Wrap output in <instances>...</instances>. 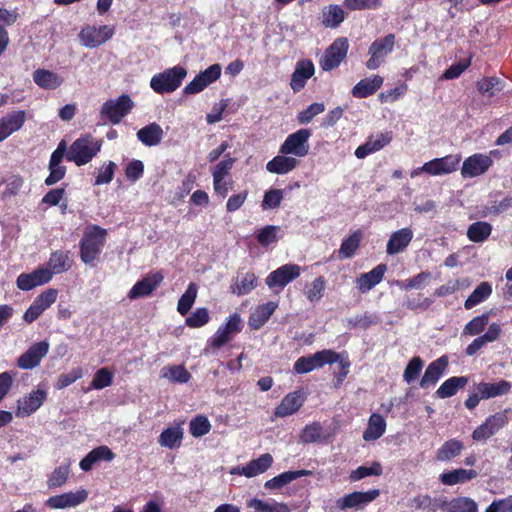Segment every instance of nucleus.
Segmentation results:
<instances>
[{"instance_id":"26","label":"nucleus","mask_w":512,"mask_h":512,"mask_svg":"<svg viewBox=\"0 0 512 512\" xmlns=\"http://www.w3.org/2000/svg\"><path fill=\"white\" fill-rule=\"evenodd\" d=\"M276 308L277 303L272 301L257 306L249 316V327L253 330H259L270 319Z\"/></svg>"},{"instance_id":"46","label":"nucleus","mask_w":512,"mask_h":512,"mask_svg":"<svg viewBox=\"0 0 512 512\" xmlns=\"http://www.w3.org/2000/svg\"><path fill=\"white\" fill-rule=\"evenodd\" d=\"M247 507L253 509L254 512H290L288 505L285 503L266 502L257 498L249 500Z\"/></svg>"},{"instance_id":"34","label":"nucleus","mask_w":512,"mask_h":512,"mask_svg":"<svg viewBox=\"0 0 512 512\" xmlns=\"http://www.w3.org/2000/svg\"><path fill=\"white\" fill-rule=\"evenodd\" d=\"M163 134L164 132L162 127L159 124L153 122L139 129L136 136L142 144L148 147H152L160 144L163 138Z\"/></svg>"},{"instance_id":"25","label":"nucleus","mask_w":512,"mask_h":512,"mask_svg":"<svg viewBox=\"0 0 512 512\" xmlns=\"http://www.w3.org/2000/svg\"><path fill=\"white\" fill-rule=\"evenodd\" d=\"M386 270L385 264H378L371 271L361 274L356 280L358 289L363 293L371 290L382 281Z\"/></svg>"},{"instance_id":"22","label":"nucleus","mask_w":512,"mask_h":512,"mask_svg":"<svg viewBox=\"0 0 512 512\" xmlns=\"http://www.w3.org/2000/svg\"><path fill=\"white\" fill-rule=\"evenodd\" d=\"M26 121V112L13 111L0 119V142L4 141L14 132L20 130Z\"/></svg>"},{"instance_id":"18","label":"nucleus","mask_w":512,"mask_h":512,"mask_svg":"<svg viewBox=\"0 0 512 512\" xmlns=\"http://www.w3.org/2000/svg\"><path fill=\"white\" fill-rule=\"evenodd\" d=\"M164 276L161 272L149 273L141 280L137 281L128 292L129 299H138L149 296L163 281Z\"/></svg>"},{"instance_id":"51","label":"nucleus","mask_w":512,"mask_h":512,"mask_svg":"<svg viewBox=\"0 0 512 512\" xmlns=\"http://www.w3.org/2000/svg\"><path fill=\"white\" fill-rule=\"evenodd\" d=\"M211 423L205 415H197L190 420L189 432L195 437L199 438L208 434L211 430Z\"/></svg>"},{"instance_id":"59","label":"nucleus","mask_w":512,"mask_h":512,"mask_svg":"<svg viewBox=\"0 0 512 512\" xmlns=\"http://www.w3.org/2000/svg\"><path fill=\"white\" fill-rule=\"evenodd\" d=\"M324 429L321 423L313 422L304 427L301 432L300 438L304 443L318 442L323 438Z\"/></svg>"},{"instance_id":"62","label":"nucleus","mask_w":512,"mask_h":512,"mask_svg":"<svg viewBox=\"0 0 512 512\" xmlns=\"http://www.w3.org/2000/svg\"><path fill=\"white\" fill-rule=\"evenodd\" d=\"M325 111L324 103L315 102L310 104L306 109L300 111L297 120L300 124H308L313 118Z\"/></svg>"},{"instance_id":"35","label":"nucleus","mask_w":512,"mask_h":512,"mask_svg":"<svg viewBox=\"0 0 512 512\" xmlns=\"http://www.w3.org/2000/svg\"><path fill=\"white\" fill-rule=\"evenodd\" d=\"M469 383L467 376H453L445 380L436 390V396L440 399L450 398Z\"/></svg>"},{"instance_id":"20","label":"nucleus","mask_w":512,"mask_h":512,"mask_svg":"<svg viewBox=\"0 0 512 512\" xmlns=\"http://www.w3.org/2000/svg\"><path fill=\"white\" fill-rule=\"evenodd\" d=\"M448 364L449 359L447 355H442L429 363L422 378L420 379L419 386L423 389L434 386L445 373Z\"/></svg>"},{"instance_id":"13","label":"nucleus","mask_w":512,"mask_h":512,"mask_svg":"<svg viewBox=\"0 0 512 512\" xmlns=\"http://www.w3.org/2000/svg\"><path fill=\"white\" fill-rule=\"evenodd\" d=\"M113 35L114 30L108 25L86 26L80 31L79 38L85 47L96 48L111 39Z\"/></svg>"},{"instance_id":"64","label":"nucleus","mask_w":512,"mask_h":512,"mask_svg":"<svg viewBox=\"0 0 512 512\" xmlns=\"http://www.w3.org/2000/svg\"><path fill=\"white\" fill-rule=\"evenodd\" d=\"M113 382V373L108 368H100L92 379V387L97 390L110 386Z\"/></svg>"},{"instance_id":"40","label":"nucleus","mask_w":512,"mask_h":512,"mask_svg":"<svg viewBox=\"0 0 512 512\" xmlns=\"http://www.w3.org/2000/svg\"><path fill=\"white\" fill-rule=\"evenodd\" d=\"M258 285V277L253 272H247L240 280L236 279L230 285V292L237 296L249 294Z\"/></svg>"},{"instance_id":"14","label":"nucleus","mask_w":512,"mask_h":512,"mask_svg":"<svg viewBox=\"0 0 512 512\" xmlns=\"http://www.w3.org/2000/svg\"><path fill=\"white\" fill-rule=\"evenodd\" d=\"M380 495L378 489H371L365 492L355 491L344 495L342 498L337 499L336 506L340 510L346 509H362Z\"/></svg>"},{"instance_id":"43","label":"nucleus","mask_w":512,"mask_h":512,"mask_svg":"<svg viewBox=\"0 0 512 512\" xmlns=\"http://www.w3.org/2000/svg\"><path fill=\"white\" fill-rule=\"evenodd\" d=\"M446 512H478L477 503L469 497H456L445 500Z\"/></svg>"},{"instance_id":"38","label":"nucleus","mask_w":512,"mask_h":512,"mask_svg":"<svg viewBox=\"0 0 512 512\" xmlns=\"http://www.w3.org/2000/svg\"><path fill=\"white\" fill-rule=\"evenodd\" d=\"M386 431V421L382 415L373 413L369 420L366 430L363 432L365 441H374L379 439Z\"/></svg>"},{"instance_id":"24","label":"nucleus","mask_w":512,"mask_h":512,"mask_svg":"<svg viewBox=\"0 0 512 512\" xmlns=\"http://www.w3.org/2000/svg\"><path fill=\"white\" fill-rule=\"evenodd\" d=\"M115 458V453L106 445L92 449L79 463L80 468L87 472L99 461L110 462Z\"/></svg>"},{"instance_id":"16","label":"nucleus","mask_w":512,"mask_h":512,"mask_svg":"<svg viewBox=\"0 0 512 512\" xmlns=\"http://www.w3.org/2000/svg\"><path fill=\"white\" fill-rule=\"evenodd\" d=\"M47 398L45 390H33L28 395L18 399L15 415L18 418H25L36 412Z\"/></svg>"},{"instance_id":"27","label":"nucleus","mask_w":512,"mask_h":512,"mask_svg":"<svg viewBox=\"0 0 512 512\" xmlns=\"http://www.w3.org/2000/svg\"><path fill=\"white\" fill-rule=\"evenodd\" d=\"M384 79L379 75L360 80L351 91L355 98H367L375 94L382 86Z\"/></svg>"},{"instance_id":"8","label":"nucleus","mask_w":512,"mask_h":512,"mask_svg":"<svg viewBox=\"0 0 512 512\" xmlns=\"http://www.w3.org/2000/svg\"><path fill=\"white\" fill-rule=\"evenodd\" d=\"M394 45L395 35L392 33L376 39L369 47L370 58L366 62V67L369 70L379 68L385 62L386 57L392 52Z\"/></svg>"},{"instance_id":"37","label":"nucleus","mask_w":512,"mask_h":512,"mask_svg":"<svg viewBox=\"0 0 512 512\" xmlns=\"http://www.w3.org/2000/svg\"><path fill=\"white\" fill-rule=\"evenodd\" d=\"M477 475L478 473L474 469L467 470L459 468L440 474L439 480L444 485L453 486L455 484L468 482L476 478Z\"/></svg>"},{"instance_id":"5","label":"nucleus","mask_w":512,"mask_h":512,"mask_svg":"<svg viewBox=\"0 0 512 512\" xmlns=\"http://www.w3.org/2000/svg\"><path fill=\"white\" fill-rule=\"evenodd\" d=\"M134 108V102L127 94H122L116 99H109L103 103L100 116L116 125L127 116Z\"/></svg>"},{"instance_id":"28","label":"nucleus","mask_w":512,"mask_h":512,"mask_svg":"<svg viewBox=\"0 0 512 512\" xmlns=\"http://www.w3.org/2000/svg\"><path fill=\"white\" fill-rule=\"evenodd\" d=\"M446 497L432 498L429 494L417 495L410 501V507L415 510H424L426 512L445 511Z\"/></svg>"},{"instance_id":"9","label":"nucleus","mask_w":512,"mask_h":512,"mask_svg":"<svg viewBox=\"0 0 512 512\" xmlns=\"http://www.w3.org/2000/svg\"><path fill=\"white\" fill-rule=\"evenodd\" d=\"M301 274V267L297 264H284L270 272L265 278V283L270 289L283 290L290 282Z\"/></svg>"},{"instance_id":"17","label":"nucleus","mask_w":512,"mask_h":512,"mask_svg":"<svg viewBox=\"0 0 512 512\" xmlns=\"http://www.w3.org/2000/svg\"><path fill=\"white\" fill-rule=\"evenodd\" d=\"M273 463V457L269 453L260 455L256 459H252L245 466H236L230 470L232 475H243L247 478L255 477L266 472Z\"/></svg>"},{"instance_id":"1","label":"nucleus","mask_w":512,"mask_h":512,"mask_svg":"<svg viewBox=\"0 0 512 512\" xmlns=\"http://www.w3.org/2000/svg\"><path fill=\"white\" fill-rule=\"evenodd\" d=\"M102 140L87 133L77 138L69 147L66 159L77 166L88 164L101 150Z\"/></svg>"},{"instance_id":"39","label":"nucleus","mask_w":512,"mask_h":512,"mask_svg":"<svg viewBox=\"0 0 512 512\" xmlns=\"http://www.w3.org/2000/svg\"><path fill=\"white\" fill-rule=\"evenodd\" d=\"M183 435V429L178 424L174 427L165 428L158 437V442L162 447L175 449L181 445Z\"/></svg>"},{"instance_id":"61","label":"nucleus","mask_w":512,"mask_h":512,"mask_svg":"<svg viewBox=\"0 0 512 512\" xmlns=\"http://www.w3.org/2000/svg\"><path fill=\"white\" fill-rule=\"evenodd\" d=\"M210 321V315L207 308H197L190 316L185 319V324L190 328H200Z\"/></svg>"},{"instance_id":"42","label":"nucleus","mask_w":512,"mask_h":512,"mask_svg":"<svg viewBox=\"0 0 512 512\" xmlns=\"http://www.w3.org/2000/svg\"><path fill=\"white\" fill-rule=\"evenodd\" d=\"M492 294V286L489 282H481L464 302L465 309L469 310L482 303Z\"/></svg>"},{"instance_id":"6","label":"nucleus","mask_w":512,"mask_h":512,"mask_svg":"<svg viewBox=\"0 0 512 512\" xmlns=\"http://www.w3.org/2000/svg\"><path fill=\"white\" fill-rule=\"evenodd\" d=\"M349 49V41L346 37L336 38L331 45L326 48L319 65L323 71H331L337 68L346 58Z\"/></svg>"},{"instance_id":"50","label":"nucleus","mask_w":512,"mask_h":512,"mask_svg":"<svg viewBox=\"0 0 512 512\" xmlns=\"http://www.w3.org/2000/svg\"><path fill=\"white\" fill-rule=\"evenodd\" d=\"M382 473V465L377 461H373L369 467L359 466L355 470H352L349 479L352 482H356L369 476H380Z\"/></svg>"},{"instance_id":"31","label":"nucleus","mask_w":512,"mask_h":512,"mask_svg":"<svg viewBox=\"0 0 512 512\" xmlns=\"http://www.w3.org/2000/svg\"><path fill=\"white\" fill-rule=\"evenodd\" d=\"M511 388L512 383L503 379L495 383L480 382L475 386V389L482 393V397L485 399L506 395L510 392Z\"/></svg>"},{"instance_id":"48","label":"nucleus","mask_w":512,"mask_h":512,"mask_svg":"<svg viewBox=\"0 0 512 512\" xmlns=\"http://www.w3.org/2000/svg\"><path fill=\"white\" fill-rule=\"evenodd\" d=\"M197 297V286L195 283H190L186 291L180 297L177 304V311L185 316L191 310Z\"/></svg>"},{"instance_id":"33","label":"nucleus","mask_w":512,"mask_h":512,"mask_svg":"<svg viewBox=\"0 0 512 512\" xmlns=\"http://www.w3.org/2000/svg\"><path fill=\"white\" fill-rule=\"evenodd\" d=\"M33 81L42 89L55 90L62 85L63 78L53 71L39 68L33 72Z\"/></svg>"},{"instance_id":"49","label":"nucleus","mask_w":512,"mask_h":512,"mask_svg":"<svg viewBox=\"0 0 512 512\" xmlns=\"http://www.w3.org/2000/svg\"><path fill=\"white\" fill-rule=\"evenodd\" d=\"M489 322V313L485 312L472 318L463 328L462 335L476 336L484 331Z\"/></svg>"},{"instance_id":"47","label":"nucleus","mask_w":512,"mask_h":512,"mask_svg":"<svg viewBox=\"0 0 512 512\" xmlns=\"http://www.w3.org/2000/svg\"><path fill=\"white\" fill-rule=\"evenodd\" d=\"M161 373L162 377L175 383H187L191 378V374L183 365L166 366L162 368Z\"/></svg>"},{"instance_id":"19","label":"nucleus","mask_w":512,"mask_h":512,"mask_svg":"<svg viewBox=\"0 0 512 512\" xmlns=\"http://www.w3.org/2000/svg\"><path fill=\"white\" fill-rule=\"evenodd\" d=\"M88 497L86 490L81 489L76 492H66L59 495L51 496L47 499L46 505L52 509H65L75 507L83 503Z\"/></svg>"},{"instance_id":"36","label":"nucleus","mask_w":512,"mask_h":512,"mask_svg":"<svg viewBox=\"0 0 512 512\" xmlns=\"http://www.w3.org/2000/svg\"><path fill=\"white\" fill-rule=\"evenodd\" d=\"M362 239L363 232L361 229L355 230L348 237L344 238L338 250L339 259L352 258L359 249Z\"/></svg>"},{"instance_id":"57","label":"nucleus","mask_w":512,"mask_h":512,"mask_svg":"<svg viewBox=\"0 0 512 512\" xmlns=\"http://www.w3.org/2000/svg\"><path fill=\"white\" fill-rule=\"evenodd\" d=\"M477 89L482 95L493 97L495 91L503 89L502 81L498 77H485L477 82Z\"/></svg>"},{"instance_id":"15","label":"nucleus","mask_w":512,"mask_h":512,"mask_svg":"<svg viewBox=\"0 0 512 512\" xmlns=\"http://www.w3.org/2000/svg\"><path fill=\"white\" fill-rule=\"evenodd\" d=\"M492 165L493 160L490 156L475 153L464 160L461 175L463 178H474L486 173Z\"/></svg>"},{"instance_id":"7","label":"nucleus","mask_w":512,"mask_h":512,"mask_svg":"<svg viewBox=\"0 0 512 512\" xmlns=\"http://www.w3.org/2000/svg\"><path fill=\"white\" fill-rule=\"evenodd\" d=\"M309 129H299L287 136L281 144L279 153L284 155H294L296 157H305L309 152V138L311 137Z\"/></svg>"},{"instance_id":"63","label":"nucleus","mask_w":512,"mask_h":512,"mask_svg":"<svg viewBox=\"0 0 512 512\" xmlns=\"http://www.w3.org/2000/svg\"><path fill=\"white\" fill-rule=\"evenodd\" d=\"M283 200V191L280 189H270L264 193L261 207L263 210L276 209Z\"/></svg>"},{"instance_id":"55","label":"nucleus","mask_w":512,"mask_h":512,"mask_svg":"<svg viewBox=\"0 0 512 512\" xmlns=\"http://www.w3.org/2000/svg\"><path fill=\"white\" fill-rule=\"evenodd\" d=\"M326 280L324 276H318L305 288V295L310 302H318L324 295Z\"/></svg>"},{"instance_id":"44","label":"nucleus","mask_w":512,"mask_h":512,"mask_svg":"<svg viewBox=\"0 0 512 512\" xmlns=\"http://www.w3.org/2000/svg\"><path fill=\"white\" fill-rule=\"evenodd\" d=\"M48 266L55 274L68 271L71 267L69 252L62 250L52 252L48 261Z\"/></svg>"},{"instance_id":"60","label":"nucleus","mask_w":512,"mask_h":512,"mask_svg":"<svg viewBox=\"0 0 512 512\" xmlns=\"http://www.w3.org/2000/svg\"><path fill=\"white\" fill-rule=\"evenodd\" d=\"M378 317L365 313L363 315H356L355 317L347 319V327L349 329L362 328L367 329L372 325L378 324Z\"/></svg>"},{"instance_id":"21","label":"nucleus","mask_w":512,"mask_h":512,"mask_svg":"<svg viewBox=\"0 0 512 512\" xmlns=\"http://www.w3.org/2000/svg\"><path fill=\"white\" fill-rule=\"evenodd\" d=\"M315 72L314 64L309 59H303L296 63L294 72L291 75L290 87L296 93L301 91L307 80L310 79Z\"/></svg>"},{"instance_id":"3","label":"nucleus","mask_w":512,"mask_h":512,"mask_svg":"<svg viewBox=\"0 0 512 512\" xmlns=\"http://www.w3.org/2000/svg\"><path fill=\"white\" fill-rule=\"evenodd\" d=\"M186 76V68L177 65L153 75L150 80V87L157 94L172 93L182 85Z\"/></svg>"},{"instance_id":"30","label":"nucleus","mask_w":512,"mask_h":512,"mask_svg":"<svg viewBox=\"0 0 512 512\" xmlns=\"http://www.w3.org/2000/svg\"><path fill=\"white\" fill-rule=\"evenodd\" d=\"M303 405V399L299 391L288 393L284 396L281 403L275 408L276 417H286L296 413Z\"/></svg>"},{"instance_id":"41","label":"nucleus","mask_w":512,"mask_h":512,"mask_svg":"<svg viewBox=\"0 0 512 512\" xmlns=\"http://www.w3.org/2000/svg\"><path fill=\"white\" fill-rule=\"evenodd\" d=\"M492 233V225L485 221H477L469 225L467 237L474 243L486 241Z\"/></svg>"},{"instance_id":"11","label":"nucleus","mask_w":512,"mask_h":512,"mask_svg":"<svg viewBox=\"0 0 512 512\" xmlns=\"http://www.w3.org/2000/svg\"><path fill=\"white\" fill-rule=\"evenodd\" d=\"M461 161V155H446L441 158H434L424 163L420 170L431 176L450 174L457 170Z\"/></svg>"},{"instance_id":"45","label":"nucleus","mask_w":512,"mask_h":512,"mask_svg":"<svg viewBox=\"0 0 512 512\" xmlns=\"http://www.w3.org/2000/svg\"><path fill=\"white\" fill-rule=\"evenodd\" d=\"M464 445L458 439H450L443 443V445L436 452V459L438 461H449L458 456L463 450Z\"/></svg>"},{"instance_id":"52","label":"nucleus","mask_w":512,"mask_h":512,"mask_svg":"<svg viewBox=\"0 0 512 512\" xmlns=\"http://www.w3.org/2000/svg\"><path fill=\"white\" fill-rule=\"evenodd\" d=\"M69 474V464L56 467L48 477L47 486L50 489L62 487L67 482Z\"/></svg>"},{"instance_id":"2","label":"nucleus","mask_w":512,"mask_h":512,"mask_svg":"<svg viewBox=\"0 0 512 512\" xmlns=\"http://www.w3.org/2000/svg\"><path fill=\"white\" fill-rule=\"evenodd\" d=\"M107 230L92 225L88 227L80 240V258L85 264H91L98 259L105 244Z\"/></svg>"},{"instance_id":"32","label":"nucleus","mask_w":512,"mask_h":512,"mask_svg":"<svg viewBox=\"0 0 512 512\" xmlns=\"http://www.w3.org/2000/svg\"><path fill=\"white\" fill-rule=\"evenodd\" d=\"M298 164L299 161L296 158L281 154L268 161L266 169L270 173L284 175L294 170Z\"/></svg>"},{"instance_id":"58","label":"nucleus","mask_w":512,"mask_h":512,"mask_svg":"<svg viewBox=\"0 0 512 512\" xmlns=\"http://www.w3.org/2000/svg\"><path fill=\"white\" fill-rule=\"evenodd\" d=\"M279 230L280 227L275 225H266L259 229L256 234L258 243L263 247H268L272 243H276L278 241L277 234Z\"/></svg>"},{"instance_id":"4","label":"nucleus","mask_w":512,"mask_h":512,"mask_svg":"<svg viewBox=\"0 0 512 512\" xmlns=\"http://www.w3.org/2000/svg\"><path fill=\"white\" fill-rule=\"evenodd\" d=\"M338 359V352L332 349H323L312 355L298 358L293 365V370L297 374H306L315 369H320L327 364L332 365L336 363Z\"/></svg>"},{"instance_id":"56","label":"nucleus","mask_w":512,"mask_h":512,"mask_svg":"<svg viewBox=\"0 0 512 512\" xmlns=\"http://www.w3.org/2000/svg\"><path fill=\"white\" fill-rule=\"evenodd\" d=\"M3 183H5L6 186L2 192V198L6 199L19 194L24 185V178L19 174H11L3 180Z\"/></svg>"},{"instance_id":"54","label":"nucleus","mask_w":512,"mask_h":512,"mask_svg":"<svg viewBox=\"0 0 512 512\" xmlns=\"http://www.w3.org/2000/svg\"><path fill=\"white\" fill-rule=\"evenodd\" d=\"M424 366V361L420 356L412 357L403 372V380L411 384L413 383L420 375Z\"/></svg>"},{"instance_id":"53","label":"nucleus","mask_w":512,"mask_h":512,"mask_svg":"<svg viewBox=\"0 0 512 512\" xmlns=\"http://www.w3.org/2000/svg\"><path fill=\"white\" fill-rule=\"evenodd\" d=\"M235 162L236 159L231 157L230 153L225 154L224 158L211 168L213 179L218 182L219 179L228 177Z\"/></svg>"},{"instance_id":"29","label":"nucleus","mask_w":512,"mask_h":512,"mask_svg":"<svg viewBox=\"0 0 512 512\" xmlns=\"http://www.w3.org/2000/svg\"><path fill=\"white\" fill-rule=\"evenodd\" d=\"M346 13L338 4L324 6L321 11V24L325 28L335 29L345 20Z\"/></svg>"},{"instance_id":"12","label":"nucleus","mask_w":512,"mask_h":512,"mask_svg":"<svg viewBox=\"0 0 512 512\" xmlns=\"http://www.w3.org/2000/svg\"><path fill=\"white\" fill-rule=\"evenodd\" d=\"M50 345L46 340L32 344L23 354H21L16 365L23 370H29L37 367L42 359L48 354Z\"/></svg>"},{"instance_id":"10","label":"nucleus","mask_w":512,"mask_h":512,"mask_svg":"<svg viewBox=\"0 0 512 512\" xmlns=\"http://www.w3.org/2000/svg\"><path fill=\"white\" fill-rule=\"evenodd\" d=\"M242 328L243 324L240 315L238 313L231 314L226 322L222 324L210 338V346L213 348L223 347L235 334L239 333Z\"/></svg>"},{"instance_id":"23","label":"nucleus","mask_w":512,"mask_h":512,"mask_svg":"<svg viewBox=\"0 0 512 512\" xmlns=\"http://www.w3.org/2000/svg\"><path fill=\"white\" fill-rule=\"evenodd\" d=\"M414 233L411 228L405 227L393 232L386 245L388 255H396L403 252L411 243Z\"/></svg>"}]
</instances>
